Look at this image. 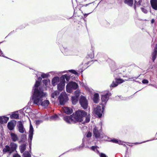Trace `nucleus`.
Masks as SVG:
<instances>
[{"mask_svg": "<svg viewBox=\"0 0 157 157\" xmlns=\"http://www.w3.org/2000/svg\"><path fill=\"white\" fill-rule=\"evenodd\" d=\"M101 132V130L99 129L98 128L96 127H95L93 129V133L96 138H99L100 137Z\"/></svg>", "mask_w": 157, "mask_h": 157, "instance_id": "1a4fd4ad", "label": "nucleus"}, {"mask_svg": "<svg viewBox=\"0 0 157 157\" xmlns=\"http://www.w3.org/2000/svg\"><path fill=\"white\" fill-rule=\"evenodd\" d=\"M52 96L53 98H54V96H53L52 95Z\"/></svg>", "mask_w": 157, "mask_h": 157, "instance_id": "bf43d9fd", "label": "nucleus"}, {"mask_svg": "<svg viewBox=\"0 0 157 157\" xmlns=\"http://www.w3.org/2000/svg\"><path fill=\"white\" fill-rule=\"evenodd\" d=\"M87 115L85 111L78 109L72 114L74 120V123L81 122L83 121V118Z\"/></svg>", "mask_w": 157, "mask_h": 157, "instance_id": "f03ea898", "label": "nucleus"}, {"mask_svg": "<svg viewBox=\"0 0 157 157\" xmlns=\"http://www.w3.org/2000/svg\"><path fill=\"white\" fill-rule=\"evenodd\" d=\"M135 144H139V143H136Z\"/></svg>", "mask_w": 157, "mask_h": 157, "instance_id": "13d9d810", "label": "nucleus"}, {"mask_svg": "<svg viewBox=\"0 0 157 157\" xmlns=\"http://www.w3.org/2000/svg\"><path fill=\"white\" fill-rule=\"evenodd\" d=\"M78 87V85L77 83L72 81L70 82L66 86V91L68 93H71L73 90H76Z\"/></svg>", "mask_w": 157, "mask_h": 157, "instance_id": "20e7f679", "label": "nucleus"}, {"mask_svg": "<svg viewBox=\"0 0 157 157\" xmlns=\"http://www.w3.org/2000/svg\"><path fill=\"white\" fill-rule=\"evenodd\" d=\"M23 157H31V154L28 151H25L23 154Z\"/></svg>", "mask_w": 157, "mask_h": 157, "instance_id": "2f4dec72", "label": "nucleus"}, {"mask_svg": "<svg viewBox=\"0 0 157 157\" xmlns=\"http://www.w3.org/2000/svg\"><path fill=\"white\" fill-rule=\"evenodd\" d=\"M39 122V121H37L36 122V123L37 124H39V123L38 122Z\"/></svg>", "mask_w": 157, "mask_h": 157, "instance_id": "4d7b16f0", "label": "nucleus"}, {"mask_svg": "<svg viewBox=\"0 0 157 157\" xmlns=\"http://www.w3.org/2000/svg\"><path fill=\"white\" fill-rule=\"evenodd\" d=\"M65 86V82L64 81L62 80L60 81V83L57 85L58 89L60 91H62L63 90L64 86Z\"/></svg>", "mask_w": 157, "mask_h": 157, "instance_id": "a211bd4d", "label": "nucleus"}, {"mask_svg": "<svg viewBox=\"0 0 157 157\" xmlns=\"http://www.w3.org/2000/svg\"><path fill=\"white\" fill-rule=\"evenodd\" d=\"M74 94L75 95V96L77 97V95H78V97L79 96V91L77 90L75 92Z\"/></svg>", "mask_w": 157, "mask_h": 157, "instance_id": "79ce46f5", "label": "nucleus"}, {"mask_svg": "<svg viewBox=\"0 0 157 157\" xmlns=\"http://www.w3.org/2000/svg\"><path fill=\"white\" fill-rule=\"evenodd\" d=\"M63 120L67 123L70 124L71 123H74V120L72 115L70 116H66L63 117Z\"/></svg>", "mask_w": 157, "mask_h": 157, "instance_id": "f8f14e48", "label": "nucleus"}, {"mask_svg": "<svg viewBox=\"0 0 157 157\" xmlns=\"http://www.w3.org/2000/svg\"><path fill=\"white\" fill-rule=\"evenodd\" d=\"M99 95L98 94L96 93L94 95L93 101L94 103H97L98 102Z\"/></svg>", "mask_w": 157, "mask_h": 157, "instance_id": "393cba45", "label": "nucleus"}, {"mask_svg": "<svg viewBox=\"0 0 157 157\" xmlns=\"http://www.w3.org/2000/svg\"><path fill=\"white\" fill-rule=\"evenodd\" d=\"M96 148V147L95 146H92L91 147V149L93 151L95 150Z\"/></svg>", "mask_w": 157, "mask_h": 157, "instance_id": "09e8293b", "label": "nucleus"}, {"mask_svg": "<svg viewBox=\"0 0 157 157\" xmlns=\"http://www.w3.org/2000/svg\"><path fill=\"white\" fill-rule=\"evenodd\" d=\"M115 80L118 85L119 84L122 83L124 82V80L121 78H115Z\"/></svg>", "mask_w": 157, "mask_h": 157, "instance_id": "72a5a7b5", "label": "nucleus"}, {"mask_svg": "<svg viewBox=\"0 0 157 157\" xmlns=\"http://www.w3.org/2000/svg\"><path fill=\"white\" fill-rule=\"evenodd\" d=\"M141 9L142 11L144 12V13H147V11L145 9L142 7L141 8Z\"/></svg>", "mask_w": 157, "mask_h": 157, "instance_id": "a18cd8bd", "label": "nucleus"}, {"mask_svg": "<svg viewBox=\"0 0 157 157\" xmlns=\"http://www.w3.org/2000/svg\"><path fill=\"white\" fill-rule=\"evenodd\" d=\"M16 122V121L14 120L11 121L9 122L7 125L8 129L11 131L13 130L15 126Z\"/></svg>", "mask_w": 157, "mask_h": 157, "instance_id": "9d476101", "label": "nucleus"}, {"mask_svg": "<svg viewBox=\"0 0 157 157\" xmlns=\"http://www.w3.org/2000/svg\"><path fill=\"white\" fill-rule=\"evenodd\" d=\"M88 14H84V16L85 17H86L87 15H88Z\"/></svg>", "mask_w": 157, "mask_h": 157, "instance_id": "6e6d98bb", "label": "nucleus"}, {"mask_svg": "<svg viewBox=\"0 0 157 157\" xmlns=\"http://www.w3.org/2000/svg\"><path fill=\"white\" fill-rule=\"evenodd\" d=\"M105 107V105H101V106L99 105L94 109V112L96 115L98 116L99 118L101 117Z\"/></svg>", "mask_w": 157, "mask_h": 157, "instance_id": "423d86ee", "label": "nucleus"}, {"mask_svg": "<svg viewBox=\"0 0 157 157\" xmlns=\"http://www.w3.org/2000/svg\"><path fill=\"white\" fill-rule=\"evenodd\" d=\"M137 6L135 5V4H134V9L136 10V7Z\"/></svg>", "mask_w": 157, "mask_h": 157, "instance_id": "5fc2aeb1", "label": "nucleus"}, {"mask_svg": "<svg viewBox=\"0 0 157 157\" xmlns=\"http://www.w3.org/2000/svg\"><path fill=\"white\" fill-rule=\"evenodd\" d=\"M142 2L141 0H140L138 2H137L136 0L134 1V4L136 5L137 6L139 7L141 5V3Z\"/></svg>", "mask_w": 157, "mask_h": 157, "instance_id": "f704fd0d", "label": "nucleus"}, {"mask_svg": "<svg viewBox=\"0 0 157 157\" xmlns=\"http://www.w3.org/2000/svg\"><path fill=\"white\" fill-rule=\"evenodd\" d=\"M85 117H86V119L85 122L86 123H88L90 122V114L86 115Z\"/></svg>", "mask_w": 157, "mask_h": 157, "instance_id": "473e14b6", "label": "nucleus"}, {"mask_svg": "<svg viewBox=\"0 0 157 157\" xmlns=\"http://www.w3.org/2000/svg\"><path fill=\"white\" fill-rule=\"evenodd\" d=\"M48 75H49L48 74L43 73L41 75V77L43 78H47L48 77Z\"/></svg>", "mask_w": 157, "mask_h": 157, "instance_id": "4c0bfd02", "label": "nucleus"}, {"mask_svg": "<svg viewBox=\"0 0 157 157\" xmlns=\"http://www.w3.org/2000/svg\"><path fill=\"white\" fill-rule=\"evenodd\" d=\"M9 118L5 116H2L0 117V123L3 124L6 123L9 120Z\"/></svg>", "mask_w": 157, "mask_h": 157, "instance_id": "6ab92c4d", "label": "nucleus"}, {"mask_svg": "<svg viewBox=\"0 0 157 157\" xmlns=\"http://www.w3.org/2000/svg\"><path fill=\"white\" fill-rule=\"evenodd\" d=\"M26 140V135L25 134H22L21 136V140L19 142V143L21 142H25Z\"/></svg>", "mask_w": 157, "mask_h": 157, "instance_id": "7c9ffc66", "label": "nucleus"}, {"mask_svg": "<svg viewBox=\"0 0 157 157\" xmlns=\"http://www.w3.org/2000/svg\"><path fill=\"white\" fill-rule=\"evenodd\" d=\"M79 102L81 106L83 109H85L87 108L88 105V101L85 97L81 96L79 100Z\"/></svg>", "mask_w": 157, "mask_h": 157, "instance_id": "0eeeda50", "label": "nucleus"}, {"mask_svg": "<svg viewBox=\"0 0 157 157\" xmlns=\"http://www.w3.org/2000/svg\"><path fill=\"white\" fill-rule=\"evenodd\" d=\"M100 157H107L105 154L103 153L100 154Z\"/></svg>", "mask_w": 157, "mask_h": 157, "instance_id": "de8ad7c7", "label": "nucleus"}, {"mask_svg": "<svg viewBox=\"0 0 157 157\" xmlns=\"http://www.w3.org/2000/svg\"><path fill=\"white\" fill-rule=\"evenodd\" d=\"M13 157H21L20 155H18V154H16V155H14L13 156Z\"/></svg>", "mask_w": 157, "mask_h": 157, "instance_id": "603ef678", "label": "nucleus"}, {"mask_svg": "<svg viewBox=\"0 0 157 157\" xmlns=\"http://www.w3.org/2000/svg\"><path fill=\"white\" fill-rule=\"evenodd\" d=\"M17 127L19 132L20 133H23L25 131V129L21 121H19L18 122Z\"/></svg>", "mask_w": 157, "mask_h": 157, "instance_id": "9b49d317", "label": "nucleus"}, {"mask_svg": "<svg viewBox=\"0 0 157 157\" xmlns=\"http://www.w3.org/2000/svg\"><path fill=\"white\" fill-rule=\"evenodd\" d=\"M78 95L76 96H72L71 97V101L73 105H75L78 102Z\"/></svg>", "mask_w": 157, "mask_h": 157, "instance_id": "b1692460", "label": "nucleus"}, {"mask_svg": "<svg viewBox=\"0 0 157 157\" xmlns=\"http://www.w3.org/2000/svg\"><path fill=\"white\" fill-rule=\"evenodd\" d=\"M96 7L95 5L93 3H90L86 5L81 4L80 6L79 10L81 11L85 10L92 12Z\"/></svg>", "mask_w": 157, "mask_h": 157, "instance_id": "7ed1b4c3", "label": "nucleus"}, {"mask_svg": "<svg viewBox=\"0 0 157 157\" xmlns=\"http://www.w3.org/2000/svg\"><path fill=\"white\" fill-rule=\"evenodd\" d=\"M110 141L113 143H118L119 141L117 139H112Z\"/></svg>", "mask_w": 157, "mask_h": 157, "instance_id": "a19ab883", "label": "nucleus"}, {"mask_svg": "<svg viewBox=\"0 0 157 157\" xmlns=\"http://www.w3.org/2000/svg\"><path fill=\"white\" fill-rule=\"evenodd\" d=\"M111 95V93L109 91H107L106 93L104 94L101 95V105L105 106L107 101L109 99V97Z\"/></svg>", "mask_w": 157, "mask_h": 157, "instance_id": "39448f33", "label": "nucleus"}, {"mask_svg": "<svg viewBox=\"0 0 157 157\" xmlns=\"http://www.w3.org/2000/svg\"><path fill=\"white\" fill-rule=\"evenodd\" d=\"M124 2L129 6H132L133 5V0H124Z\"/></svg>", "mask_w": 157, "mask_h": 157, "instance_id": "c85d7f7f", "label": "nucleus"}, {"mask_svg": "<svg viewBox=\"0 0 157 157\" xmlns=\"http://www.w3.org/2000/svg\"><path fill=\"white\" fill-rule=\"evenodd\" d=\"M91 136L92 133L90 132H88L86 135V137L88 138L90 137Z\"/></svg>", "mask_w": 157, "mask_h": 157, "instance_id": "49530a36", "label": "nucleus"}, {"mask_svg": "<svg viewBox=\"0 0 157 157\" xmlns=\"http://www.w3.org/2000/svg\"><path fill=\"white\" fill-rule=\"evenodd\" d=\"M69 71L75 75H77L78 74V72L76 71L75 70H69Z\"/></svg>", "mask_w": 157, "mask_h": 157, "instance_id": "ea45409f", "label": "nucleus"}, {"mask_svg": "<svg viewBox=\"0 0 157 157\" xmlns=\"http://www.w3.org/2000/svg\"><path fill=\"white\" fill-rule=\"evenodd\" d=\"M59 82V78L58 77H55L52 78V83L53 86L56 85L57 83Z\"/></svg>", "mask_w": 157, "mask_h": 157, "instance_id": "4be33fe9", "label": "nucleus"}, {"mask_svg": "<svg viewBox=\"0 0 157 157\" xmlns=\"http://www.w3.org/2000/svg\"><path fill=\"white\" fill-rule=\"evenodd\" d=\"M42 78L40 77H39V78H38V81H39V82H41V80H42Z\"/></svg>", "mask_w": 157, "mask_h": 157, "instance_id": "3c124183", "label": "nucleus"}, {"mask_svg": "<svg viewBox=\"0 0 157 157\" xmlns=\"http://www.w3.org/2000/svg\"><path fill=\"white\" fill-rule=\"evenodd\" d=\"M63 112L67 114H70L73 112V110L67 107H64L63 108Z\"/></svg>", "mask_w": 157, "mask_h": 157, "instance_id": "dca6fc26", "label": "nucleus"}, {"mask_svg": "<svg viewBox=\"0 0 157 157\" xmlns=\"http://www.w3.org/2000/svg\"><path fill=\"white\" fill-rule=\"evenodd\" d=\"M9 146L12 153L16 150L17 147V144L13 142H11Z\"/></svg>", "mask_w": 157, "mask_h": 157, "instance_id": "ddd939ff", "label": "nucleus"}, {"mask_svg": "<svg viewBox=\"0 0 157 157\" xmlns=\"http://www.w3.org/2000/svg\"><path fill=\"white\" fill-rule=\"evenodd\" d=\"M34 131L33 128L31 124L30 125L29 130V139L32 140L33 132Z\"/></svg>", "mask_w": 157, "mask_h": 157, "instance_id": "f3484780", "label": "nucleus"}, {"mask_svg": "<svg viewBox=\"0 0 157 157\" xmlns=\"http://www.w3.org/2000/svg\"><path fill=\"white\" fill-rule=\"evenodd\" d=\"M61 80L65 82V79H66L67 82H68L70 79V76L67 74H65L63 75L60 78Z\"/></svg>", "mask_w": 157, "mask_h": 157, "instance_id": "412c9836", "label": "nucleus"}, {"mask_svg": "<svg viewBox=\"0 0 157 157\" xmlns=\"http://www.w3.org/2000/svg\"><path fill=\"white\" fill-rule=\"evenodd\" d=\"M11 139L13 142H16L18 140V137L17 135L14 133L11 132L10 133Z\"/></svg>", "mask_w": 157, "mask_h": 157, "instance_id": "aec40b11", "label": "nucleus"}, {"mask_svg": "<svg viewBox=\"0 0 157 157\" xmlns=\"http://www.w3.org/2000/svg\"><path fill=\"white\" fill-rule=\"evenodd\" d=\"M41 83V82H39L38 81H36L35 82V83L34 85V87H35V88L34 89V92L35 91V90L36 89H37L38 90H40V91H43V90H41L40 88L39 89L38 88V87L40 86Z\"/></svg>", "mask_w": 157, "mask_h": 157, "instance_id": "bb28decb", "label": "nucleus"}, {"mask_svg": "<svg viewBox=\"0 0 157 157\" xmlns=\"http://www.w3.org/2000/svg\"><path fill=\"white\" fill-rule=\"evenodd\" d=\"M10 117L11 119H19V115L17 114L13 113L11 115Z\"/></svg>", "mask_w": 157, "mask_h": 157, "instance_id": "c756f323", "label": "nucleus"}, {"mask_svg": "<svg viewBox=\"0 0 157 157\" xmlns=\"http://www.w3.org/2000/svg\"><path fill=\"white\" fill-rule=\"evenodd\" d=\"M118 84L116 82V81H113L110 85V87H114L117 86Z\"/></svg>", "mask_w": 157, "mask_h": 157, "instance_id": "c9c22d12", "label": "nucleus"}, {"mask_svg": "<svg viewBox=\"0 0 157 157\" xmlns=\"http://www.w3.org/2000/svg\"><path fill=\"white\" fill-rule=\"evenodd\" d=\"M94 54L93 50L92 49H90V50L87 53V58H90L91 59H92L94 57Z\"/></svg>", "mask_w": 157, "mask_h": 157, "instance_id": "5701e85b", "label": "nucleus"}, {"mask_svg": "<svg viewBox=\"0 0 157 157\" xmlns=\"http://www.w3.org/2000/svg\"><path fill=\"white\" fill-rule=\"evenodd\" d=\"M50 82V80L49 79L48 80H43V82L44 84L45 85V86L47 85V84L48 82Z\"/></svg>", "mask_w": 157, "mask_h": 157, "instance_id": "58836bf2", "label": "nucleus"}, {"mask_svg": "<svg viewBox=\"0 0 157 157\" xmlns=\"http://www.w3.org/2000/svg\"><path fill=\"white\" fill-rule=\"evenodd\" d=\"M58 117V116L56 114H55L51 117V118L54 119H56Z\"/></svg>", "mask_w": 157, "mask_h": 157, "instance_id": "c03bdc74", "label": "nucleus"}, {"mask_svg": "<svg viewBox=\"0 0 157 157\" xmlns=\"http://www.w3.org/2000/svg\"><path fill=\"white\" fill-rule=\"evenodd\" d=\"M155 22V20L154 19H151V24H153Z\"/></svg>", "mask_w": 157, "mask_h": 157, "instance_id": "864d4df0", "label": "nucleus"}, {"mask_svg": "<svg viewBox=\"0 0 157 157\" xmlns=\"http://www.w3.org/2000/svg\"><path fill=\"white\" fill-rule=\"evenodd\" d=\"M132 78H129V79H132Z\"/></svg>", "mask_w": 157, "mask_h": 157, "instance_id": "052dcab7", "label": "nucleus"}, {"mask_svg": "<svg viewBox=\"0 0 157 157\" xmlns=\"http://www.w3.org/2000/svg\"><path fill=\"white\" fill-rule=\"evenodd\" d=\"M150 3L152 9L157 10V0H151Z\"/></svg>", "mask_w": 157, "mask_h": 157, "instance_id": "4468645a", "label": "nucleus"}, {"mask_svg": "<svg viewBox=\"0 0 157 157\" xmlns=\"http://www.w3.org/2000/svg\"><path fill=\"white\" fill-rule=\"evenodd\" d=\"M2 152L3 154L8 153L10 154L12 153L10 148V146L8 145L5 146V147L2 150Z\"/></svg>", "mask_w": 157, "mask_h": 157, "instance_id": "2eb2a0df", "label": "nucleus"}, {"mask_svg": "<svg viewBox=\"0 0 157 157\" xmlns=\"http://www.w3.org/2000/svg\"><path fill=\"white\" fill-rule=\"evenodd\" d=\"M154 51H157V44L155 45L154 49Z\"/></svg>", "mask_w": 157, "mask_h": 157, "instance_id": "8fccbe9b", "label": "nucleus"}, {"mask_svg": "<svg viewBox=\"0 0 157 157\" xmlns=\"http://www.w3.org/2000/svg\"><path fill=\"white\" fill-rule=\"evenodd\" d=\"M32 140L29 139V151L30 152L31 150V145H32Z\"/></svg>", "mask_w": 157, "mask_h": 157, "instance_id": "e433bc0d", "label": "nucleus"}, {"mask_svg": "<svg viewBox=\"0 0 157 157\" xmlns=\"http://www.w3.org/2000/svg\"><path fill=\"white\" fill-rule=\"evenodd\" d=\"M152 60L153 62H154L157 56V51L153 50L151 54Z\"/></svg>", "mask_w": 157, "mask_h": 157, "instance_id": "cd10ccee", "label": "nucleus"}, {"mask_svg": "<svg viewBox=\"0 0 157 157\" xmlns=\"http://www.w3.org/2000/svg\"><path fill=\"white\" fill-rule=\"evenodd\" d=\"M45 93L43 91L35 89L32 97L34 104L38 105H40L45 108L47 107L49 103V101L45 100L43 101V98L45 97Z\"/></svg>", "mask_w": 157, "mask_h": 157, "instance_id": "f257e3e1", "label": "nucleus"}, {"mask_svg": "<svg viewBox=\"0 0 157 157\" xmlns=\"http://www.w3.org/2000/svg\"><path fill=\"white\" fill-rule=\"evenodd\" d=\"M26 144H23L19 147L20 151L21 153H23L26 149Z\"/></svg>", "mask_w": 157, "mask_h": 157, "instance_id": "a878e982", "label": "nucleus"}, {"mask_svg": "<svg viewBox=\"0 0 157 157\" xmlns=\"http://www.w3.org/2000/svg\"><path fill=\"white\" fill-rule=\"evenodd\" d=\"M142 82L143 84H147L148 83V81L147 80V79H143L142 81Z\"/></svg>", "mask_w": 157, "mask_h": 157, "instance_id": "37998d69", "label": "nucleus"}, {"mask_svg": "<svg viewBox=\"0 0 157 157\" xmlns=\"http://www.w3.org/2000/svg\"><path fill=\"white\" fill-rule=\"evenodd\" d=\"M60 104L61 105H64L68 100L67 95L65 93H61L59 97Z\"/></svg>", "mask_w": 157, "mask_h": 157, "instance_id": "6e6552de", "label": "nucleus"}]
</instances>
